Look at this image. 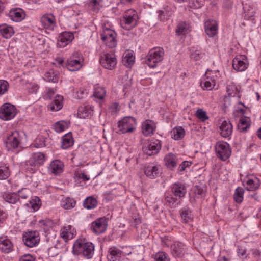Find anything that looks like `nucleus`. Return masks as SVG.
Returning a JSON list of instances; mask_svg holds the SVG:
<instances>
[{
    "mask_svg": "<svg viewBox=\"0 0 261 261\" xmlns=\"http://www.w3.org/2000/svg\"><path fill=\"white\" fill-rule=\"evenodd\" d=\"M94 246L91 242H85V240H77L72 247V253L75 255L80 254L87 259L91 258L94 254Z\"/></svg>",
    "mask_w": 261,
    "mask_h": 261,
    "instance_id": "f257e3e1",
    "label": "nucleus"
},
{
    "mask_svg": "<svg viewBox=\"0 0 261 261\" xmlns=\"http://www.w3.org/2000/svg\"><path fill=\"white\" fill-rule=\"evenodd\" d=\"M164 56V49L161 47L151 49L148 53L145 63L151 68H154L158 63L162 61Z\"/></svg>",
    "mask_w": 261,
    "mask_h": 261,
    "instance_id": "f03ea898",
    "label": "nucleus"
},
{
    "mask_svg": "<svg viewBox=\"0 0 261 261\" xmlns=\"http://www.w3.org/2000/svg\"><path fill=\"white\" fill-rule=\"evenodd\" d=\"M138 19L137 12L135 10L129 9L124 14L121 25L125 30H129L137 25Z\"/></svg>",
    "mask_w": 261,
    "mask_h": 261,
    "instance_id": "7ed1b4c3",
    "label": "nucleus"
},
{
    "mask_svg": "<svg viewBox=\"0 0 261 261\" xmlns=\"http://www.w3.org/2000/svg\"><path fill=\"white\" fill-rule=\"evenodd\" d=\"M84 58L79 52L73 53L67 60L66 66L71 71L80 70L83 65Z\"/></svg>",
    "mask_w": 261,
    "mask_h": 261,
    "instance_id": "20e7f679",
    "label": "nucleus"
},
{
    "mask_svg": "<svg viewBox=\"0 0 261 261\" xmlns=\"http://www.w3.org/2000/svg\"><path fill=\"white\" fill-rule=\"evenodd\" d=\"M24 135L23 132L18 130L12 132L8 134L5 141L7 147L9 149L17 148L20 144Z\"/></svg>",
    "mask_w": 261,
    "mask_h": 261,
    "instance_id": "39448f33",
    "label": "nucleus"
},
{
    "mask_svg": "<svg viewBox=\"0 0 261 261\" xmlns=\"http://www.w3.org/2000/svg\"><path fill=\"white\" fill-rule=\"evenodd\" d=\"M215 150L217 158L223 161L227 160L231 153L229 144L224 141H219L216 144Z\"/></svg>",
    "mask_w": 261,
    "mask_h": 261,
    "instance_id": "423d86ee",
    "label": "nucleus"
},
{
    "mask_svg": "<svg viewBox=\"0 0 261 261\" xmlns=\"http://www.w3.org/2000/svg\"><path fill=\"white\" fill-rule=\"evenodd\" d=\"M136 119L130 116L125 117L118 122L119 130L122 133H132L136 128Z\"/></svg>",
    "mask_w": 261,
    "mask_h": 261,
    "instance_id": "0eeeda50",
    "label": "nucleus"
},
{
    "mask_svg": "<svg viewBox=\"0 0 261 261\" xmlns=\"http://www.w3.org/2000/svg\"><path fill=\"white\" fill-rule=\"evenodd\" d=\"M101 39L105 43L106 46L109 48L116 46L117 42L116 40V32L110 29L105 28L101 34Z\"/></svg>",
    "mask_w": 261,
    "mask_h": 261,
    "instance_id": "6e6552de",
    "label": "nucleus"
},
{
    "mask_svg": "<svg viewBox=\"0 0 261 261\" xmlns=\"http://www.w3.org/2000/svg\"><path fill=\"white\" fill-rule=\"evenodd\" d=\"M16 113V109L13 105L5 103L0 109V118L4 120H10L15 117Z\"/></svg>",
    "mask_w": 261,
    "mask_h": 261,
    "instance_id": "1a4fd4ad",
    "label": "nucleus"
},
{
    "mask_svg": "<svg viewBox=\"0 0 261 261\" xmlns=\"http://www.w3.org/2000/svg\"><path fill=\"white\" fill-rule=\"evenodd\" d=\"M23 241L27 247L30 248L35 247L40 241L39 233L36 231L25 232L23 235Z\"/></svg>",
    "mask_w": 261,
    "mask_h": 261,
    "instance_id": "9d476101",
    "label": "nucleus"
},
{
    "mask_svg": "<svg viewBox=\"0 0 261 261\" xmlns=\"http://www.w3.org/2000/svg\"><path fill=\"white\" fill-rule=\"evenodd\" d=\"M100 63L105 68L112 70L116 65L117 59L114 54H105L103 56H101Z\"/></svg>",
    "mask_w": 261,
    "mask_h": 261,
    "instance_id": "9b49d317",
    "label": "nucleus"
},
{
    "mask_svg": "<svg viewBox=\"0 0 261 261\" xmlns=\"http://www.w3.org/2000/svg\"><path fill=\"white\" fill-rule=\"evenodd\" d=\"M162 144L158 139H152L147 146L143 147V152L151 156L157 154L161 148Z\"/></svg>",
    "mask_w": 261,
    "mask_h": 261,
    "instance_id": "f8f14e48",
    "label": "nucleus"
},
{
    "mask_svg": "<svg viewBox=\"0 0 261 261\" xmlns=\"http://www.w3.org/2000/svg\"><path fill=\"white\" fill-rule=\"evenodd\" d=\"M107 219L105 217L97 219L91 223V229L96 234L103 233L107 228Z\"/></svg>",
    "mask_w": 261,
    "mask_h": 261,
    "instance_id": "ddd939ff",
    "label": "nucleus"
},
{
    "mask_svg": "<svg viewBox=\"0 0 261 261\" xmlns=\"http://www.w3.org/2000/svg\"><path fill=\"white\" fill-rule=\"evenodd\" d=\"M248 65L247 58L245 55H238L232 61V66L234 70L238 71L245 70Z\"/></svg>",
    "mask_w": 261,
    "mask_h": 261,
    "instance_id": "4468645a",
    "label": "nucleus"
},
{
    "mask_svg": "<svg viewBox=\"0 0 261 261\" xmlns=\"http://www.w3.org/2000/svg\"><path fill=\"white\" fill-rule=\"evenodd\" d=\"M212 74H213L212 71L207 70L205 76L201 81L200 85L204 90H211L215 86L216 81L214 77L211 76Z\"/></svg>",
    "mask_w": 261,
    "mask_h": 261,
    "instance_id": "2eb2a0df",
    "label": "nucleus"
},
{
    "mask_svg": "<svg viewBox=\"0 0 261 261\" xmlns=\"http://www.w3.org/2000/svg\"><path fill=\"white\" fill-rule=\"evenodd\" d=\"M76 231L73 226L69 225L61 228L60 236L66 242L72 239L76 235Z\"/></svg>",
    "mask_w": 261,
    "mask_h": 261,
    "instance_id": "dca6fc26",
    "label": "nucleus"
},
{
    "mask_svg": "<svg viewBox=\"0 0 261 261\" xmlns=\"http://www.w3.org/2000/svg\"><path fill=\"white\" fill-rule=\"evenodd\" d=\"M156 125L152 120L147 119L142 124V132L145 136H151L155 130Z\"/></svg>",
    "mask_w": 261,
    "mask_h": 261,
    "instance_id": "f3484780",
    "label": "nucleus"
},
{
    "mask_svg": "<svg viewBox=\"0 0 261 261\" xmlns=\"http://www.w3.org/2000/svg\"><path fill=\"white\" fill-rule=\"evenodd\" d=\"M74 36L72 33L63 32L58 36L57 45L60 47H64L71 42Z\"/></svg>",
    "mask_w": 261,
    "mask_h": 261,
    "instance_id": "a211bd4d",
    "label": "nucleus"
},
{
    "mask_svg": "<svg viewBox=\"0 0 261 261\" xmlns=\"http://www.w3.org/2000/svg\"><path fill=\"white\" fill-rule=\"evenodd\" d=\"M42 25L49 30H53L56 26V21L54 16L51 14H46L41 18Z\"/></svg>",
    "mask_w": 261,
    "mask_h": 261,
    "instance_id": "6ab92c4d",
    "label": "nucleus"
},
{
    "mask_svg": "<svg viewBox=\"0 0 261 261\" xmlns=\"http://www.w3.org/2000/svg\"><path fill=\"white\" fill-rule=\"evenodd\" d=\"M159 166L150 164L144 167V173L147 177L150 179H154L159 175Z\"/></svg>",
    "mask_w": 261,
    "mask_h": 261,
    "instance_id": "aec40b11",
    "label": "nucleus"
},
{
    "mask_svg": "<svg viewBox=\"0 0 261 261\" xmlns=\"http://www.w3.org/2000/svg\"><path fill=\"white\" fill-rule=\"evenodd\" d=\"M205 31L209 37H213L217 34L218 27L214 20H208L205 22Z\"/></svg>",
    "mask_w": 261,
    "mask_h": 261,
    "instance_id": "412c9836",
    "label": "nucleus"
},
{
    "mask_svg": "<svg viewBox=\"0 0 261 261\" xmlns=\"http://www.w3.org/2000/svg\"><path fill=\"white\" fill-rule=\"evenodd\" d=\"M64 164L59 160L53 161L48 167L49 171L55 175H59L63 172Z\"/></svg>",
    "mask_w": 261,
    "mask_h": 261,
    "instance_id": "4be33fe9",
    "label": "nucleus"
},
{
    "mask_svg": "<svg viewBox=\"0 0 261 261\" xmlns=\"http://www.w3.org/2000/svg\"><path fill=\"white\" fill-rule=\"evenodd\" d=\"M171 191L175 196L181 198L184 197L186 193V187L183 184L174 183L172 185Z\"/></svg>",
    "mask_w": 261,
    "mask_h": 261,
    "instance_id": "5701e85b",
    "label": "nucleus"
},
{
    "mask_svg": "<svg viewBox=\"0 0 261 261\" xmlns=\"http://www.w3.org/2000/svg\"><path fill=\"white\" fill-rule=\"evenodd\" d=\"M122 253V251L119 248L114 246L111 247L109 250L108 259L109 261H119Z\"/></svg>",
    "mask_w": 261,
    "mask_h": 261,
    "instance_id": "b1692460",
    "label": "nucleus"
},
{
    "mask_svg": "<svg viewBox=\"0 0 261 261\" xmlns=\"http://www.w3.org/2000/svg\"><path fill=\"white\" fill-rule=\"evenodd\" d=\"M9 16L13 21L20 22L25 17V13L21 9H16L10 11Z\"/></svg>",
    "mask_w": 261,
    "mask_h": 261,
    "instance_id": "393cba45",
    "label": "nucleus"
},
{
    "mask_svg": "<svg viewBox=\"0 0 261 261\" xmlns=\"http://www.w3.org/2000/svg\"><path fill=\"white\" fill-rule=\"evenodd\" d=\"M63 97L62 96L57 95L53 102L48 105V108L51 111H58L63 107Z\"/></svg>",
    "mask_w": 261,
    "mask_h": 261,
    "instance_id": "a878e982",
    "label": "nucleus"
},
{
    "mask_svg": "<svg viewBox=\"0 0 261 261\" xmlns=\"http://www.w3.org/2000/svg\"><path fill=\"white\" fill-rule=\"evenodd\" d=\"M221 135L224 138L228 137L232 132V125L229 121H224L220 126Z\"/></svg>",
    "mask_w": 261,
    "mask_h": 261,
    "instance_id": "bb28decb",
    "label": "nucleus"
},
{
    "mask_svg": "<svg viewBox=\"0 0 261 261\" xmlns=\"http://www.w3.org/2000/svg\"><path fill=\"white\" fill-rule=\"evenodd\" d=\"M13 244L8 239L1 237L0 238V250L6 253H8L12 250Z\"/></svg>",
    "mask_w": 261,
    "mask_h": 261,
    "instance_id": "cd10ccee",
    "label": "nucleus"
},
{
    "mask_svg": "<svg viewBox=\"0 0 261 261\" xmlns=\"http://www.w3.org/2000/svg\"><path fill=\"white\" fill-rule=\"evenodd\" d=\"M31 162H33L36 166L42 165L46 160L45 155L41 152L33 153L29 159Z\"/></svg>",
    "mask_w": 261,
    "mask_h": 261,
    "instance_id": "c85d7f7f",
    "label": "nucleus"
},
{
    "mask_svg": "<svg viewBox=\"0 0 261 261\" xmlns=\"http://www.w3.org/2000/svg\"><path fill=\"white\" fill-rule=\"evenodd\" d=\"M164 161L167 168L171 169L175 167L177 164L176 156L172 153L167 154L164 158Z\"/></svg>",
    "mask_w": 261,
    "mask_h": 261,
    "instance_id": "c756f323",
    "label": "nucleus"
},
{
    "mask_svg": "<svg viewBox=\"0 0 261 261\" xmlns=\"http://www.w3.org/2000/svg\"><path fill=\"white\" fill-rule=\"evenodd\" d=\"M172 253L175 256H181L184 253V245L180 242H176L171 246Z\"/></svg>",
    "mask_w": 261,
    "mask_h": 261,
    "instance_id": "7c9ffc66",
    "label": "nucleus"
},
{
    "mask_svg": "<svg viewBox=\"0 0 261 261\" xmlns=\"http://www.w3.org/2000/svg\"><path fill=\"white\" fill-rule=\"evenodd\" d=\"M250 119L248 117H242L238 124V128L240 132H245L250 127Z\"/></svg>",
    "mask_w": 261,
    "mask_h": 261,
    "instance_id": "2f4dec72",
    "label": "nucleus"
},
{
    "mask_svg": "<svg viewBox=\"0 0 261 261\" xmlns=\"http://www.w3.org/2000/svg\"><path fill=\"white\" fill-rule=\"evenodd\" d=\"M14 32L13 28L11 26L7 25V24L0 25V33L6 38L11 37L14 34Z\"/></svg>",
    "mask_w": 261,
    "mask_h": 261,
    "instance_id": "473e14b6",
    "label": "nucleus"
},
{
    "mask_svg": "<svg viewBox=\"0 0 261 261\" xmlns=\"http://www.w3.org/2000/svg\"><path fill=\"white\" fill-rule=\"evenodd\" d=\"M259 187V180L257 178L249 179L246 184V189L248 191H255Z\"/></svg>",
    "mask_w": 261,
    "mask_h": 261,
    "instance_id": "72a5a7b5",
    "label": "nucleus"
},
{
    "mask_svg": "<svg viewBox=\"0 0 261 261\" xmlns=\"http://www.w3.org/2000/svg\"><path fill=\"white\" fill-rule=\"evenodd\" d=\"M73 144V139L71 133H67L62 138V147L63 149H67Z\"/></svg>",
    "mask_w": 261,
    "mask_h": 261,
    "instance_id": "f704fd0d",
    "label": "nucleus"
},
{
    "mask_svg": "<svg viewBox=\"0 0 261 261\" xmlns=\"http://www.w3.org/2000/svg\"><path fill=\"white\" fill-rule=\"evenodd\" d=\"M4 199L7 202L14 204L19 201V198L16 193H7L3 195Z\"/></svg>",
    "mask_w": 261,
    "mask_h": 261,
    "instance_id": "c9c22d12",
    "label": "nucleus"
},
{
    "mask_svg": "<svg viewBox=\"0 0 261 261\" xmlns=\"http://www.w3.org/2000/svg\"><path fill=\"white\" fill-rule=\"evenodd\" d=\"M171 133L172 138L175 140L182 139L185 135V130L181 127L173 128Z\"/></svg>",
    "mask_w": 261,
    "mask_h": 261,
    "instance_id": "e433bc0d",
    "label": "nucleus"
},
{
    "mask_svg": "<svg viewBox=\"0 0 261 261\" xmlns=\"http://www.w3.org/2000/svg\"><path fill=\"white\" fill-rule=\"evenodd\" d=\"M25 205L28 207L31 208L33 211H36L39 208L41 202L39 198L35 196L30 200L29 203H26Z\"/></svg>",
    "mask_w": 261,
    "mask_h": 261,
    "instance_id": "4c0bfd02",
    "label": "nucleus"
},
{
    "mask_svg": "<svg viewBox=\"0 0 261 261\" xmlns=\"http://www.w3.org/2000/svg\"><path fill=\"white\" fill-rule=\"evenodd\" d=\"M92 110L90 107H85L79 109L77 115L81 118H85L91 116Z\"/></svg>",
    "mask_w": 261,
    "mask_h": 261,
    "instance_id": "58836bf2",
    "label": "nucleus"
},
{
    "mask_svg": "<svg viewBox=\"0 0 261 261\" xmlns=\"http://www.w3.org/2000/svg\"><path fill=\"white\" fill-rule=\"evenodd\" d=\"M76 204V201L73 198L66 197L61 202V205L64 209H71L73 208Z\"/></svg>",
    "mask_w": 261,
    "mask_h": 261,
    "instance_id": "ea45409f",
    "label": "nucleus"
},
{
    "mask_svg": "<svg viewBox=\"0 0 261 261\" xmlns=\"http://www.w3.org/2000/svg\"><path fill=\"white\" fill-rule=\"evenodd\" d=\"M227 93L229 96H236L239 92V88L234 83H231L227 86Z\"/></svg>",
    "mask_w": 261,
    "mask_h": 261,
    "instance_id": "a19ab883",
    "label": "nucleus"
},
{
    "mask_svg": "<svg viewBox=\"0 0 261 261\" xmlns=\"http://www.w3.org/2000/svg\"><path fill=\"white\" fill-rule=\"evenodd\" d=\"M84 206L87 209H92L97 205V200L93 197H87L84 201Z\"/></svg>",
    "mask_w": 261,
    "mask_h": 261,
    "instance_id": "79ce46f5",
    "label": "nucleus"
},
{
    "mask_svg": "<svg viewBox=\"0 0 261 261\" xmlns=\"http://www.w3.org/2000/svg\"><path fill=\"white\" fill-rule=\"evenodd\" d=\"M22 166L25 171L29 173H33L36 170V166L33 162H31L30 159L24 163Z\"/></svg>",
    "mask_w": 261,
    "mask_h": 261,
    "instance_id": "37998d69",
    "label": "nucleus"
},
{
    "mask_svg": "<svg viewBox=\"0 0 261 261\" xmlns=\"http://www.w3.org/2000/svg\"><path fill=\"white\" fill-rule=\"evenodd\" d=\"M68 126L69 123L65 121H59L56 123L54 125L55 131L58 133H60L64 131L66 128H67Z\"/></svg>",
    "mask_w": 261,
    "mask_h": 261,
    "instance_id": "c03bdc74",
    "label": "nucleus"
},
{
    "mask_svg": "<svg viewBox=\"0 0 261 261\" xmlns=\"http://www.w3.org/2000/svg\"><path fill=\"white\" fill-rule=\"evenodd\" d=\"M244 189L241 187H238L234 191L233 198L234 201L237 203H241L243 199Z\"/></svg>",
    "mask_w": 261,
    "mask_h": 261,
    "instance_id": "a18cd8bd",
    "label": "nucleus"
},
{
    "mask_svg": "<svg viewBox=\"0 0 261 261\" xmlns=\"http://www.w3.org/2000/svg\"><path fill=\"white\" fill-rule=\"evenodd\" d=\"M40 227L45 232H47L54 226V222L50 219H45L39 221Z\"/></svg>",
    "mask_w": 261,
    "mask_h": 261,
    "instance_id": "49530a36",
    "label": "nucleus"
},
{
    "mask_svg": "<svg viewBox=\"0 0 261 261\" xmlns=\"http://www.w3.org/2000/svg\"><path fill=\"white\" fill-rule=\"evenodd\" d=\"M180 216L182 221L185 223H188L192 219L191 211L189 208H184L181 210Z\"/></svg>",
    "mask_w": 261,
    "mask_h": 261,
    "instance_id": "de8ad7c7",
    "label": "nucleus"
},
{
    "mask_svg": "<svg viewBox=\"0 0 261 261\" xmlns=\"http://www.w3.org/2000/svg\"><path fill=\"white\" fill-rule=\"evenodd\" d=\"M44 79L47 82L56 83L58 80V76L55 74L53 70H50L49 71L45 73Z\"/></svg>",
    "mask_w": 261,
    "mask_h": 261,
    "instance_id": "09e8293b",
    "label": "nucleus"
},
{
    "mask_svg": "<svg viewBox=\"0 0 261 261\" xmlns=\"http://www.w3.org/2000/svg\"><path fill=\"white\" fill-rule=\"evenodd\" d=\"M135 57L132 54L127 53L123 57L122 63L126 67H130L134 63Z\"/></svg>",
    "mask_w": 261,
    "mask_h": 261,
    "instance_id": "8fccbe9b",
    "label": "nucleus"
},
{
    "mask_svg": "<svg viewBox=\"0 0 261 261\" xmlns=\"http://www.w3.org/2000/svg\"><path fill=\"white\" fill-rule=\"evenodd\" d=\"M189 29L188 24L184 22L179 23L176 29V33L177 35H182L187 33Z\"/></svg>",
    "mask_w": 261,
    "mask_h": 261,
    "instance_id": "3c124183",
    "label": "nucleus"
},
{
    "mask_svg": "<svg viewBox=\"0 0 261 261\" xmlns=\"http://www.w3.org/2000/svg\"><path fill=\"white\" fill-rule=\"evenodd\" d=\"M10 175L9 167L6 165L0 166V180L7 178Z\"/></svg>",
    "mask_w": 261,
    "mask_h": 261,
    "instance_id": "603ef678",
    "label": "nucleus"
},
{
    "mask_svg": "<svg viewBox=\"0 0 261 261\" xmlns=\"http://www.w3.org/2000/svg\"><path fill=\"white\" fill-rule=\"evenodd\" d=\"M195 115L202 122H204L208 119V116L207 115L206 112L202 109H198L196 111Z\"/></svg>",
    "mask_w": 261,
    "mask_h": 261,
    "instance_id": "864d4df0",
    "label": "nucleus"
},
{
    "mask_svg": "<svg viewBox=\"0 0 261 261\" xmlns=\"http://www.w3.org/2000/svg\"><path fill=\"white\" fill-rule=\"evenodd\" d=\"M93 95L95 97L101 100L106 95V90L103 87H97L95 88Z\"/></svg>",
    "mask_w": 261,
    "mask_h": 261,
    "instance_id": "5fc2aeb1",
    "label": "nucleus"
},
{
    "mask_svg": "<svg viewBox=\"0 0 261 261\" xmlns=\"http://www.w3.org/2000/svg\"><path fill=\"white\" fill-rule=\"evenodd\" d=\"M9 83L5 80H0V96L5 93L8 89Z\"/></svg>",
    "mask_w": 261,
    "mask_h": 261,
    "instance_id": "6e6d98bb",
    "label": "nucleus"
},
{
    "mask_svg": "<svg viewBox=\"0 0 261 261\" xmlns=\"http://www.w3.org/2000/svg\"><path fill=\"white\" fill-rule=\"evenodd\" d=\"M194 194L197 197H203L205 195L204 189L199 186H195L194 187Z\"/></svg>",
    "mask_w": 261,
    "mask_h": 261,
    "instance_id": "4d7b16f0",
    "label": "nucleus"
},
{
    "mask_svg": "<svg viewBox=\"0 0 261 261\" xmlns=\"http://www.w3.org/2000/svg\"><path fill=\"white\" fill-rule=\"evenodd\" d=\"M155 261H170L166 253L163 252L158 253L155 256Z\"/></svg>",
    "mask_w": 261,
    "mask_h": 261,
    "instance_id": "13d9d810",
    "label": "nucleus"
},
{
    "mask_svg": "<svg viewBox=\"0 0 261 261\" xmlns=\"http://www.w3.org/2000/svg\"><path fill=\"white\" fill-rule=\"evenodd\" d=\"M17 194L19 199L20 198L26 199L30 195V191L27 189H22L19 190Z\"/></svg>",
    "mask_w": 261,
    "mask_h": 261,
    "instance_id": "bf43d9fd",
    "label": "nucleus"
},
{
    "mask_svg": "<svg viewBox=\"0 0 261 261\" xmlns=\"http://www.w3.org/2000/svg\"><path fill=\"white\" fill-rule=\"evenodd\" d=\"M166 203L171 207H175L177 204V199L171 196H167L166 197Z\"/></svg>",
    "mask_w": 261,
    "mask_h": 261,
    "instance_id": "052dcab7",
    "label": "nucleus"
},
{
    "mask_svg": "<svg viewBox=\"0 0 261 261\" xmlns=\"http://www.w3.org/2000/svg\"><path fill=\"white\" fill-rule=\"evenodd\" d=\"M101 0H90V5L93 7V9L95 11H98L100 8V3Z\"/></svg>",
    "mask_w": 261,
    "mask_h": 261,
    "instance_id": "680f3d73",
    "label": "nucleus"
},
{
    "mask_svg": "<svg viewBox=\"0 0 261 261\" xmlns=\"http://www.w3.org/2000/svg\"><path fill=\"white\" fill-rule=\"evenodd\" d=\"M34 146L36 148L42 147L45 146V141L43 138L37 139L33 144Z\"/></svg>",
    "mask_w": 261,
    "mask_h": 261,
    "instance_id": "e2e57ef3",
    "label": "nucleus"
},
{
    "mask_svg": "<svg viewBox=\"0 0 261 261\" xmlns=\"http://www.w3.org/2000/svg\"><path fill=\"white\" fill-rule=\"evenodd\" d=\"M204 1L205 0H193L191 7L194 8H199L204 5Z\"/></svg>",
    "mask_w": 261,
    "mask_h": 261,
    "instance_id": "0e129e2a",
    "label": "nucleus"
},
{
    "mask_svg": "<svg viewBox=\"0 0 261 261\" xmlns=\"http://www.w3.org/2000/svg\"><path fill=\"white\" fill-rule=\"evenodd\" d=\"M192 163L188 161H184L179 166L178 170L180 172H182L185 170L187 167H189Z\"/></svg>",
    "mask_w": 261,
    "mask_h": 261,
    "instance_id": "69168bd1",
    "label": "nucleus"
},
{
    "mask_svg": "<svg viewBox=\"0 0 261 261\" xmlns=\"http://www.w3.org/2000/svg\"><path fill=\"white\" fill-rule=\"evenodd\" d=\"M56 90L53 89H48L45 94L44 95L43 98L47 100L50 99L55 94Z\"/></svg>",
    "mask_w": 261,
    "mask_h": 261,
    "instance_id": "338daca9",
    "label": "nucleus"
},
{
    "mask_svg": "<svg viewBox=\"0 0 261 261\" xmlns=\"http://www.w3.org/2000/svg\"><path fill=\"white\" fill-rule=\"evenodd\" d=\"M202 54L200 53L199 51H195L194 53H192L191 55V58L193 59L195 61L198 60L200 58H201Z\"/></svg>",
    "mask_w": 261,
    "mask_h": 261,
    "instance_id": "774afa93",
    "label": "nucleus"
}]
</instances>
